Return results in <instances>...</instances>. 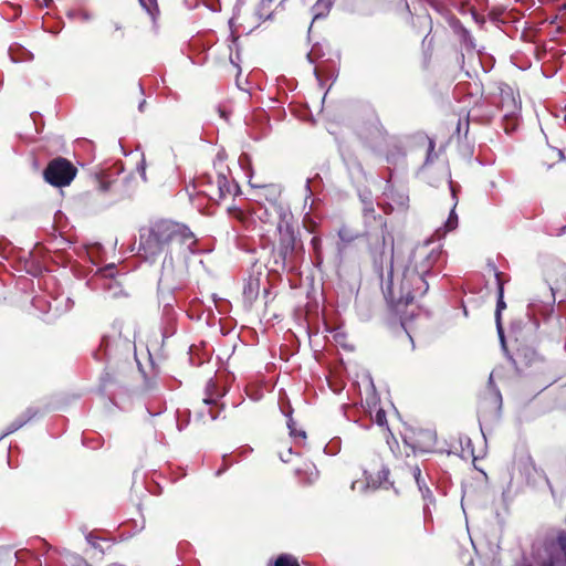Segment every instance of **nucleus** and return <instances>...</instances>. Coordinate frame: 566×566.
I'll use <instances>...</instances> for the list:
<instances>
[{
    "label": "nucleus",
    "instance_id": "obj_34",
    "mask_svg": "<svg viewBox=\"0 0 566 566\" xmlns=\"http://www.w3.org/2000/svg\"><path fill=\"white\" fill-rule=\"evenodd\" d=\"M140 1H142V4H144V6H145V1H144V0H140Z\"/></svg>",
    "mask_w": 566,
    "mask_h": 566
},
{
    "label": "nucleus",
    "instance_id": "obj_12",
    "mask_svg": "<svg viewBox=\"0 0 566 566\" xmlns=\"http://www.w3.org/2000/svg\"><path fill=\"white\" fill-rule=\"evenodd\" d=\"M558 543L563 553V556L553 557L551 560L555 566H566V535H562L558 538Z\"/></svg>",
    "mask_w": 566,
    "mask_h": 566
},
{
    "label": "nucleus",
    "instance_id": "obj_30",
    "mask_svg": "<svg viewBox=\"0 0 566 566\" xmlns=\"http://www.w3.org/2000/svg\"><path fill=\"white\" fill-rule=\"evenodd\" d=\"M150 2H155V0H150ZM154 8L157 10V4L154 3Z\"/></svg>",
    "mask_w": 566,
    "mask_h": 566
},
{
    "label": "nucleus",
    "instance_id": "obj_29",
    "mask_svg": "<svg viewBox=\"0 0 566 566\" xmlns=\"http://www.w3.org/2000/svg\"><path fill=\"white\" fill-rule=\"evenodd\" d=\"M237 39H238V38H233V41H232V44H233V45H237V42H235V40H237Z\"/></svg>",
    "mask_w": 566,
    "mask_h": 566
},
{
    "label": "nucleus",
    "instance_id": "obj_9",
    "mask_svg": "<svg viewBox=\"0 0 566 566\" xmlns=\"http://www.w3.org/2000/svg\"><path fill=\"white\" fill-rule=\"evenodd\" d=\"M458 227V216L454 212V209L449 214V218L447 219L443 228H440L437 230L436 234L438 238H442L446 235L449 231L454 230Z\"/></svg>",
    "mask_w": 566,
    "mask_h": 566
},
{
    "label": "nucleus",
    "instance_id": "obj_15",
    "mask_svg": "<svg viewBox=\"0 0 566 566\" xmlns=\"http://www.w3.org/2000/svg\"><path fill=\"white\" fill-rule=\"evenodd\" d=\"M275 566H300L297 560L290 555H281L275 560Z\"/></svg>",
    "mask_w": 566,
    "mask_h": 566
},
{
    "label": "nucleus",
    "instance_id": "obj_2",
    "mask_svg": "<svg viewBox=\"0 0 566 566\" xmlns=\"http://www.w3.org/2000/svg\"><path fill=\"white\" fill-rule=\"evenodd\" d=\"M168 244H180L190 249L195 244V238L192 232L184 226L163 223L156 226L143 241L145 252L150 255L160 253Z\"/></svg>",
    "mask_w": 566,
    "mask_h": 566
},
{
    "label": "nucleus",
    "instance_id": "obj_11",
    "mask_svg": "<svg viewBox=\"0 0 566 566\" xmlns=\"http://www.w3.org/2000/svg\"><path fill=\"white\" fill-rule=\"evenodd\" d=\"M9 54L13 62H21L32 59V54L24 48H13L9 50Z\"/></svg>",
    "mask_w": 566,
    "mask_h": 566
},
{
    "label": "nucleus",
    "instance_id": "obj_28",
    "mask_svg": "<svg viewBox=\"0 0 566 566\" xmlns=\"http://www.w3.org/2000/svg\"><path fill=\"white\" fill-rule=\"evenodd\" d=\"M142 176H143L144 179H146L145 178V168L144 167L142 168Z\"/></svg>",
    "mask_w": 566,
    "mask_h": 566
},
{
    "label": "nucleus",
    "instance_id": "obj_4",
    "mask_svg": "<svg viewBox=\"0 0 566 566\" xmlns=\"http://www.w3.org/2000/svg\"><path fill=\"white\" fill-rule=\"evenodd\" d=\"M43 176L50 185L64 187L75 178L76 168L65 158H55L49 163Z\"/></svg>",
    "mask_w": 566,
    "mask_h": 566
},
{
    "label": "nucleus",
    "instance_id": "obj_26",
    "mask_svg": "<svg viewBox=\"0 0 566 566\" xmlns=\"http://www.w3.org/2000/svg\"><path fill=\"white\" fill-rule=\"evenodd\" d=\"M205 403L210 405L213 402V399L211 397H207L203 399Z\"/></svg>",
    "mask_w": 566,
    "mask_h": 566
},
{
    "label": "nucleus",
    "instance_id": "obj_13",
    "mask_svg": "<svg viewBox=\"0 0 566 566\" xmlns=\"http://www.w3.org/2000/svg\"><path fill=\"white\" fill-rule=\"evenodd\" d=\"M350 488L353 491L365 492L369 488L376 489L377 483L375 481H370L369 478L366 476V482L356 480L352 483Z\"/></svg>",
    "mask_w": 566,
    "mask_h": 566
},
{
    "label": "nucleus",
    "instance_id": "obj_1",
    "mask_svg": "<svg viewBox=\"0 0 566 566\" xmlns=\"http://www.w3.org/2000/svg\"><path fill=\"white\" fill-rule=\"evenodd\" d=\"M440 245L427 240L415 247L409 265L401 274L390 272L385 293L391 303L408 304L423 296L429 285L424 276L430 272L440 256Z\"/></svg>",
    "mask_w": 566,
    "mask_h": 566
},
{
    "label": "nucleus",
    "instance_id": "obj_27",
    "mask_svg": "<svg viewBox=\"0 0 566 566\" xmlns=\"http://www.w3.org/2000/svg\"><path fill=\"white\" fill-rule=\"evenodd\" d=\"M145 7H146L147 11H148L150 14H154V10H153L149 6H146V4H145Z\"/></svg>",
    "mask_w": 566,
    "mask_h": 566
},
{
    "label": "nucleus",
    "instance_id": "obj_25",
    "mask_svg": "<svg viewBox=\"0 0 566 566\" xmlns=\"http://www.w3.org/2000/svg\"><path fill=\"white\" fill-rule=\"evenodd\" d=\"M230 60H231V62L235 65V67L238 69V75H239V74L241 73V70H240V67H239L238 62H235V60H234L232 56H230Z\"/></svg>",
    "mask_w": 566,
    "mask_h": 566
},
{
    "label": "nucleus",
    "instance_id": "obj_18",
    "mask_svg": "<svg viewBox=\"0 0 566 566\" xmlns=\"http://www.w3.org/2000/svg\"><path fill=\"white\" fill-rule=\"evenodd\" d=\"M321 56V49L317 43L313 44L311 51L307 53V57L311 62H315Z\"/></svg>",
    "mask_w": 566,
    "mask_h": 566
},
{
    "label": "nucleus",
    "instance_id": "obj_32",
    "mask_svg": "<svg viewBox=\"0 0 566 566\" xmlns=\"http://www.w3.org/2000/svg\"><path fill=\"white\" fill-rule=\"evenodd\" d=\"M558 156H559V158H562L563 157V153L558 151Z\"/></svg>",
    "mask_w": 566,
    "mask_h": 566
},
{
    "label": "nucleus",
    "instance_id": "obj_22",
    "mask_svg": "<svg viewBox=\"0 0 566 566\" xmlns=\"http://www.w3.org/2000/svg\"><path fill=\"white\" fill-rule=\"evenodd\" d=\"M75 566H91V565L86 560H84L82 558H76Z\"/></svg>",
    "mask_w": 566,
    "mask_h": 566
},
{
    "label": "nucleus",
    "instance_id": "obj_17",
    "mask_svg": "<svg viewBox=\"0 0 566 566\" xmlns=\"http://www.w3.org/2000/svg\"><path fill=\"white\" fill-rule=\"evenodd\" d=\"M259 282L256 280H251L244 289V293L250 297H254L258 294Z\"/></svg>",
    "mask_w": 566,
    "mask_h": 566
},
{
    "label": "nucleus",
    "instance_id": "obj_14",
    "mask_svg": "<svg viewBox=\"0 0 566 566\" xmlns=\"http://www.w3.org/2000/svg\"><path fill=\"white\" fill-rule=\"evenodd\" d=\"M218 187L220 197H224L226 195L231 192V186L224 176H218Z\"/></svg>",
    "mask_w": 566,
    "mask_h": 566
},
{
    "label": "nucleus",
    "instance_id": "obj_10",
    "mask_svg": "<svg viewBox=\"0 0 566 566\" xmlns=\"http://www.w3.org/2000/svg\"><path fill=\"white\" fill-rule=\"evenodd\" d=\"M412 474H413V478L417 482V485H418L420 492L422 493L423 499L427 500L428 497L431 496V492H430L429 488L426 485L423 479L421 478L420 468L415 467L412 469Z\"/></svg>",
    "mask_w": 566,
    "mask_h": 566
},
{
    "label": "nucleus",
    "instance_id": "obj_6",
    "mask_svg": "<svg viewBox=\"0 0 566 566\" xmlns=\"http://www.w3.org/2000/svg\"><path fill=\"white\" fill-rule=\"evenodd\" d=\"M501 108L505 117H514L520 111V102L515 98L513 92H502Z\"/></svg>",
    "mask_w": 566,
    "mask_h": 566
},
{
    "label": "nucleus",
    "instance_id": "obj_21",
    "mask_svg": "<svg viewBox=\"0 0 566 566\" xmlns=\"http://www.w3.org/2000/svg\"><path fill=\"white\" fill-rule=\"evenodd\" d=\"M285 0H262V6H268L270 7L271 4H274V3H277V4H281L283 3Z\"/></svg>",
    "mask_w": 566,
    "mask_h": 566
},
{
    "label": "nucleus",
    "instance_id": "obj_33",
    "mask_svg": "<svg viewBox=\"0 0 566 566\" xmlns=\"http://www.w3.org/2000/svg\"><path fill=\"white\" fill-rule=\"evenodd\" d=\"M140 1H142V4H144V6H145V1H144V0H140Z\"/></svg>",
    "mask_w": 566,
    "mask_h": 566
},
{
    "label": "nucleus",
    "instance_id": "obj_31",
    "mask_svg": "<svg viewBox=\"0 0 566 566\" xmlns=\"http://www.w3.org/2000/svg\"><path fill=\"white\" fill-rule=\"evenodd\" d=\"M467 45H471V39L467 41Z\"/></svg>",
    "mask_w": 566,
    "mask_h": 566
},
{
    "label": "nucleus",
    "instance_id": "obj_23",
    "mask_svg": "<svg viewBox=\"0 0 566 566\" xmlns=\"http://www.w3.org/2000/svg\"><path fill=\"white\" fill-rule=\"evenodd\" d=\"M234 217H235L237 219L241 220V221H243V220H244V213H243L242 211H240V210H238V211H235V212H234Z\"/></svg>",
    "mask_w": 566,
    "mask_h": 566
},
{
    "label": "nucleus",
    "instance_id": "obj_8",
    "mask_svg": "<svg viewBox=\"0 0 566 566\" xmlns=\"http://www.w3.org/2000/svg\"><path fill=\"white\" fill-rule=\"evenodd\" d=\"M503 294H504L503 285L500 284L499 293H497V304H496V311H495V322H496V328H497V332H499V335H500V338L502 342L504 339V336H503V328H502V324H501V313L506 307Z\"/></svg>",
    "mask_w": 566,
    "mask_h": 566
},
{
    "label": "nucleus",
    "instance_id": "obj_3",
    "mask_svg": "<svg viewBox=\"0 0 566 566\" xmlns=\"http://www.w3.org/2000/svg\"><path fill=\"white\" fill-rule=\"evenodd\" d=\"M273 212V209L271 206H264L260 205L254 210V216L264 224L275 226L280 237H281V245H282V253L284 258L287 256L289 253H291L294 249V233L290 227L289 223V217L290 213L283 208V217L282 219H279L277 221H266V219H271V213Z\"/></svg>",
    "mask_w": 566,
    "mask_h": 566
},
{
    "label": "nucleus",
    "instance_id": "obj_19",
    "mask_svg": "<svg viewBox=\"0 0 566 566\" xmlns=\"http://www.w3.org/2000/svg\"><path fill=\"white\" fill-rule=\"evenodd\" d=\"M407 202H408V196L403 195V193H399L398 195V201H397V205L400 207V208H406L407 207Z\"/></svg>",
    "mask_w": 566,
    "mask_h": 566
},
{
    "label": "nucleus",
    "instance_id": "obj_7",
    "mask_svg": "<svg viewBox=\"0 0 566 566\" xmlns=\"http://www.w3.org/2000/svg\"><path fill=\"white\" fill-rule=\"evenodd\" d=\"M333 6V0H317L313 6V21L310 27V31H312L313 24L316 23L321 18H324L329 12Z\"/></svg>",
    "mask_w": 566,
    "mask_h": 566
},
{
    "label": "nucleus",
    "instance_id": "obj_5",
    "mask_svg": "<svg viewBox=\"0 0 566 566\" xmlns=\"http://www.w3.org/2000/svg\"><path fill=\"white\" fill-rule=\"evenodd\" d=\"M260 190L256 193L259 199L264 198L268 201V206H271L273 212L271 213V219H266V221H277L283 217V207L277 203V199L281 195V189L276 185H268V186H259Z\"/></svg>",
    "mask_w": 566,
    "mask_h": 566
},
{
    "label": "nucleus",
    "instance_id": "obj_16",
    "mask_svg": "<svg viewBox=\"0 0 566 566\" xmlns=\"http://www.w3.org/2000/svg\"><path fill=\"white\" fill-rule=\"evenodd\" d=\"M423 438L428 441V447H417L422 452H428L434 444L436 436L431 431H424Z\"/></svg>",
    "mask_w": 566,
    "mask_h": 566
},
{
    "label": "nucleus",
    "instance_id": "obj_20",
    "mask_svg": "<svg viewBox=\"0 0 566 566\" xmlns=\"http://www.w3.org/2000/svg\"><path fill=\"white\" fill-rule=\"evenodd\" d=\"M384 420H385V412L382 410H379L377 413H376V421L378 424H384Z\"/></svg>",
    "mask_w": 566,
    "mask_h": 566
},
{
    "label": "nucleus",
    "instance_id": "obj_24",
    "mask_svg": "<svg viewBox=\"0 0 566 566\" xmlns=\"http://www.w3.org/2000/svg\"><path fill=\"white\" fill-rule=\"evenodd\" d=\"M344 337H345V336H344L342 333H339V332H336V333L334 334V338H335V340H336V342H338V343H340V342H342V339H343Z\"/></svg>",
    "mask_w": 566,
    "mask_h": 566
}]
</instances>
